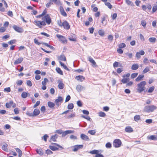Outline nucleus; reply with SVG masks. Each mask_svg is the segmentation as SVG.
I'll return each mask as SVG.
<instances>
[{"label": "nucleus", "mask_w": 157, "mask_h": 157, "mask_svg": "<svg viewBox=\"0 0 157 157\" xmlns=\"http://www.w3.org/2000/svg\"><path fill=\"white\" fill-rule=\"evenodd\" d=\"M59 63L65 69L68 71H69V69L67 67L66 65H64V63H63L60 61H59Z\"/></svg>", "instance_id": "31"}, {"label": "nucleus", "mask_w": 157, "mask_h": 157, "mask_svg": "<svg viewBox=\"0 0 157 157\" xmlns=\"http://www.w3.org/2000/svg\"><path fill=\"white\" fill-rule=\"evenodd\" d=\"M48 105L49 107L51 108L53 107L55 105L54 103L51 101H48Z\"/></svg>", "instance_id": "32"}, {"label": "nucleus", "mask_w": 157, "mask_h": 157, "mask_svg": "<svg viewBox=\"0 0 157 157\" xmlns=\"http://www.w3.org/2000/svg\"><path fill=\"white\" fill-rule=\"evenodd\" d=\"M16 42V40H13L9 41L8 43L9 44L12 45L15 43Z\"/></svg>", "instance_id": "49"}, {"label": "nucleus", "mask_w": 157, "mask_h": 157, "mask_svg": "<svg viewBox=\"0 0 157 157\" xmlns=\"http://www.w3.org/2000/svg\"><path fill=\"white\" fill-rule=\"evenodd\" d=\"M13 28L15 31L18 33H21L24 31V30L22 28L19 27L15 25H13Z\"/></svg>", "instance_id": "9"}, {"label": "nucleus", "mask_w": 157, "mask_h": 157, "mask_svg": "<svg viewBox=\"0 0 157 157\" xmlns=\"http://www.w3.org/2000/svg\"><path fill=\"white\" fill-rule=\"evenodd\" d=\"M156 40V38L154 37H150L149 39V41L152 43L155 42Z\"/></svg>", "instance_id": "36"}, {"label": "nucleus", "mask_w": 157, "mask_h": 157, "mask_svg": "<svg viewBox=\"0 0 157 157\" xmlns=\"http://www.w3.org/2000/svg\"><path fill=\"white\" fill-rule=\"evenodd\" d=\"M2 45L3 48H7L8 47V45L7 44L5 43H2Z\"/></svg>", "instance_id": "64"}, {"label": "nucleus", "mask_w": 157, "mask_h": 157, "mask_svg": "<svg viewBox=\"0 0 157 157\" xmlns=\"http://www.w3.org/2000/svg\"><path fill=\"white\" fill-rule=\"evenodd\" d=\"M59 59L62 61H66V58L64 55H61L59 57Z\"/></svg>", "instance_id": "34"}, {"label": "nucleus", "mask_w": 157, "mask_h": 157, "mask_svg": "<svg viewBox=\"0 0 157 157\" xmlns=\"http://www.w3.org/2000/svg\"><path fill=\"white\" fill-rule=\"evenodd\" d=\"M48 137V136L47 134H45L43 137H42L41 138L42 139H43L45 142H46L47 139Z\"/></svg>", "instance_id": "41"}, {"label": "nucleus", "mask_w": 157, "mask_h": 157, "mask_svg": "<svg viewBox=\"0 0 157 157\" xmlns=\"http://www.w3.org/2000/svg\"><path fill=\"white\" fill-rule=\"evenodd\" d=\"M99 115L100 117H104L106 116V114L105 113L101 112L99 113Z\"/></svg>", "instance_id": "47"}, {"label": "nucleus", "mask_w": 157, "mask_h": 157, "mask_svg": "<svg viewBox=\"0 0 157 157\" xmlns=\"http://www.w3.org/2000/svg\"><path fill=\"white\" fill-rule=\"evenodd\" d=\"M125 2L128 5L132 6L133 5V3L129 0H125Z\"/></svg>", "instance_id": "45"}, {"label": "nucleus", "mask_w": 157, "mask_h": 157, "mask_svg": "<svg viewBox=\"0 0 157 157\" xmlns=\"http://www.w3.org/2000/svg\"><path fill=\"white\" fill-rule=\"evenodd\" d=\"M125 46L126 45L124 43H121L120 44L118 45L119 47L120 48H123L125 47Z\"/></svg>", "instance_id": "46"}, {"label": "nucleus", "mask_w": 157, "mask_h": 157, "mask_svg": "<svg viewBox=\"0 0 157 157\" xmlns=\"http://www.w3.org/2000/svg\"><path fill=\"white\" fill-rule=\"evenodd\" d=\"M21 97L23 98H26L28 96V93L26 92H24L21 94Z\"/></svg>", "instance_id": "39"}, {"label": "nucleus", "mask_w": 157, "mask_h": 157, "mask_svg": "<svg viewBox=\"0 0 157 157\" xmlns=\"http://www.w3.org/2000/svg\"><path fill=\"white\" fill-rule=\"evenodd\" d=\"M26 84L27 85L29 86H32V82L30 80H27L26 82Z\"/></svg>", "instance_id": "62"}, {"label": "nucleus", "mask_w": 157, "mask_h": 157, "mask_svg": "<svg viewBox=\"0 0 157 157\" xmlns=\"http://www.w3.org/2000/svg\"><path fill=\"white\" fill-rule=\"evenodd\" d=\"M85 90V88L81 85H78L76 86V90L78 92H81L83 90Z\"/></svg>", "instance_id": "15"}, {"label": "nucleus", "mask_w": 157, "mask_h": 157, "mask_svg": "<svg viewBox=\"0 0 157 157\" xmlns=\"http://www.w3.org/2000/svg\"><path fill=\"white\" fill-rule=\"evenodd\" d=\"M80 137L83 140L88 141L89 140V138L88 137L83 134H82L81 135Z\"/></svg>", "instance_id": "17"}, {"label": "nucleus", "mask_w": 157, "mask_h": 157, "mask_svg": "<svg viewBox=\"0 0 157 157\" xmlns=\"http://www.w3.org/2000/svg\"><path fill=\"white\" fill-rule=\"evenodd\" d=\"M62 26L64 28L67 30H68L70 29V25L68 22L66 21H64L63 23Z\"/></svg>", "instance_id": "11"}, {"label": "nucleus", "mask_w": 157, "mask_h": 157, "mask_svg": "<svg viewBox=\"0 0 157 157\" xmlns=\"http://www.w3.org/2000/svg\"><path fill=\"white\" fill-rule=\"evenodd\" d=\"M144 75H140L139 76L136 78L135 80L136 82H139L142 79L144 78Z\"/></svg>", "instance_id": "29"}, {"label": "nucleus", "mask_w": 157, "mask_h": 157, "mask_svg": "<svg viewBox=\"0 0 157 157\" xmlns=\"http://www.w3.org/2000/svg\"><path fill=\"white\" fill-rule=\"evenodd\" d=\"M58 83L59 84L58 87L60 89H63L64 86V84L60 80L58 81Z\"/></svg>", "instance_id": "14"}, {"label": "nucleus", "mask_w": 157, "mask_h": 157, "mask_svg": "<svg viewBox=\"0 0 157 157\" xmlns=\"http://www.w3.org/2000/svg\"><path fill=\"white\" fill-rule=\"evenodd\" d=\"M45 153L48 155H50L52 154L53 152L49 149H47Z\"/></svg>", "instance_id": "56"}, {"label": "nucleus", "mask_w": 157, "mask_h": 157, "mask_svg": "<svg viewBox=\"0 0 157 157\" xmlns=\"http://www.w3.org/2000/svg\"><path fill=\"white\" fill-rule=\"evenodd\" d=\"M40 113V111L39 109H34L33 113H30L28 111L26 113V114L30 116L34 117L38 115Z\"/></svg>", "instance_id": "5"}, {"label": "nucleus", "mask_w": 157, "mask_h": 157, "mask_svg": "<svg viewBox=\"0 0 157 157\" xmlns=\"http://www.w3.org/2000/svg\"><path fill=\"white\" fill-rule=\"evenodd\" d=\"M83 147L82 145H76L73 146L74 148L72 149V151H76L78 150L82 149Z\"/></svg>", "instance_id": "12"}, {"label": "nucleus", "mask_w": 157, "mask_h": 157, "mask_svg": "<svg viewBox=\"0 0 157 157\" xmlns=\"http://www.w3.org/2000/svg\"><path fill=\"white\" fill-rule=\"evenodd\" d=\"M155 89V87L152 86L150 87L148 90V92L149 93H151Z\"/></svg>", "instance_id": "42"}, {"label": "nucleus", "mask_w": 157, "mask_h": 157, "mask_svg": "<svg viewBox=\"0 0 157 157\" xmlns=\"http://www.w3.org/2000/svg\"><path fill=\"white\" fill-rule=\"evenodd\" d=\"M23 58L22 57L19 58L17 59L14 62V64H17L21 63L23 60Z\"/></svg>", "instance_id": "19"}, {"label": "nucleus", "mask_w": 157, "mask_h": 157, "mask_svg": "<svg viewBox=\"0 0 157 157\" xmlns=\"http://www.w3.org/2000/svg\"><path fill=\"white\" fill-rule=\"evenodd\" d=\"M146 83V82L144 81L137 84L136 90L138 93H140L145 90L146 88L145 86Z\"/></svg>", "instance_id": "1"}, {"label": "nucleus", "mask_w": 157, "mask_h": 157, "mask_svg": "<svg viewBox=\"0 0 157 157\" xmlns=\"http://www.w3.org/2000/svg\"><path fill=\"white\" fill-rule=\"evenodd\" d=\"M63 98L62 97L59 96L58 97V98L56 99L55 101V103H56V105L59 106L61 103L63 102Z\"/></svg>", "instance_id": "8"}, {"label": "nucleus", "mask_w": 157, "mask_h": 157, "mask_svg": "<svg viewBox=\"0 0 157 157\" xmlns=\"http://www.w3.org/2000/svg\"><path fill=\"white\" fill-rule=\"evenodd\" d=\"M36 151L37 154L40 155H43L44 154L43 151L41 148L37 149L36 150Z\"/></svg>", "instance_id": "23"}, {"label": "nucleus", "mask_w": 157, "mask_h": 157, "mask_svg": "<svg viewBox=\"0 0 157 157\" xmlns=\"http://www.w3.org/2000/svg\"><path fill=\"white\" fill-rule=\"evenodd\" d=\"M75 79L78 81L82 82L85 79V77L82 75H79L76 76Z\"/></svg>", "instance_id": "16"}, {"label": "nucleus", "mask_w": 157, "mask_h": 157, "mask_svg": "<svg viewBox=\"0 0 157 157\" xmlns=\"http://www.w3.org/2000/svg\"><path fill=\"white\" fill-rule=\"evenodd\" d=\"M40 104V101H37L36 103L34 105L33 108H35L38 106Z\"/></svg>", "instance_id": "59"}, {"label": "nucleus", "mask_w": 157, "mask_h": 157, "mask_svg": "<svg viewBox=\"0 0 157 157\" xmlns=\"http://www.w3.org/2000/svg\"><path fill=\"white\" fill-rule=\"evenodd\" d=\"M148 140H157V136L155 135H151L147 137Z\"/></svg>", "instance_id": "20"}, {"label": "nucleus", "mask_w": 157, "mask_h": 157, "mask_svg": "<svg viewBox=\"0 0 157 157\" xmlns=\"http://www.w3.org/2000/svg\"><path fill=\"white\" fill-rule=\"evenodd\" d=\"M157 10V5H155L152 8V12H154Z\"/></svg>", "instance_id": "54"}, {"label": "nucleus", "mask_w": 157, "mask_h": 157, "mask_svg": "<svg viewBox=\"0 0 157 157\" xmlns=\"http://www.w3.org/2000/svg\"><path fill=\"white\" fill-rule=\"evenodd\" d=\"M13 104V101H11L9 102H7L6 104V106L7 108H11V105Z\"/></svg>", "instance_id": "21"}, {"label": "nucleus", "mask_w": 157, "mask_h": 157, "mask_svg": "<svg viewBox=\"0 0 157 157\" xmlns=\"http://www.w3.org/2000/svg\"><path fill=\"white\" fill-rule=\"evenodd\" d=\"M5 92H10L11 91L10 88V87L6 88L4 89Z\"/></svg>", "instance_id": "55"}, {"label": "nucleus", "mask_w": 157, "mask_h": 157, "mask_svg": "<svg viewBox=\"0 0 157 157\" xmlns=\"http://www.w3.org/2000/svg\"><path fill=\"white\" fill-rule=\"evenodd\" d=\"M19 109L17 108H16L14 109V111L15 114H19Z\"/></svg>", "instance_id": "53"}, {"label": "nucleus", "mask_w": 157, "mask_h": 157, "mask_svg": "<svg viewBox=\"0 0 157 157\" xmlns=\"http://www.w3.org/2000/svg\"><path fill=\"white\" fill-rule=\"evenodd\" d=\"M105 4L110 9H111L113 7L112 6L109 2H105Z\"/></svg>", "instance_id": "40"}, {"label": "nucleus", "mask_w": 157, "mask_h": 157, "mask_svg": "<svg viewBox=\"0 0 157 157\" xmlns=\"http://www.w3.org/2000/svg\"><path fill=\"white\" fill-rule=\"evenodd\" d=\"M126 132H131L133 131V129L130 127H127L125 128Z\"/></svg>", "instance_id": "25"}, {"label": "nucleus", "mask_w": 157, "mask_h": 157, "mask_svg": "<svg viewBox=\"0 0 157 157\" xmlns=\"http://www.w3.org/2000/svg\"><path fill=\"white\" fill-rule=\"evenodd\" d=\"M88 58V60L92 63L93 65L95 66L96 64V63L93 58L91 56H89Z\"/></svg>", "instance_id": "22"}, {"label": "nucleus", "mask_w": 157, "mask_h": 157, "mask_svg": "<svg viewBox=\"0 0 157 157\" xmlns=\"http://www.w3.org/2000/svg\"><path fill=\"white\" fill-rule=\"evenodd\" d=\"M145 122L148 124H151L152 122V120L151 119H147L146 120Z\"/></svg>", "instance_id": "61"}, {"label": "nucleus", "mask_w": 157, "mask_h": 157, "mask_svg": "<svg viewBox=\"0 0 157 157\" xmlns=\"http://www.w3.org/2000/svg\"><path fill=\"white\" fill-rule=\"evenodd\" d=\"M15 150L18 153L19 155L18 156L19 157H21L22 156V152L18 148H16Z\"/></svg>", "instance_id": "30"}, {"label": "nucleus", "mask_w": 157, "mask_h": 157, "mask_svg": "<svg viewBox=\"0 0 157 157\" xmlns=\"http://www.w3.org/2000/svg\"><path fill=\"white\" fill-rule=\"evenodd\" d=\"M58 137V135L56 134H55V135L52 136L50 140L53 141H56V139Z\"/></svg>", "instance_id": "28"}, {"label": "nucleus", "mask_w": 157, "mask_h": 157, "mask_svg": "<svg viewBox=\"0 0 157 157\" xmlns=\"http://www.w3.org/2000/svg\"><path fill=\"white\" fill-rule=\"evenodd\" d=\"M101 150H94L90 151V153L92 154H95V157H104V156L100 154Z\"/></svg>", "instance_id": "3"}, {"label": "nucleus", "mask_w": 157, "mask_h": 157, "mask_svg": "<svg viewBox=\"0 0 157 157\" xmlns=\"http://www.w3.org/2000/svg\"><path fill=\"white\" fill-rule=\"evenodd\" d=\"M48 82V79L46 78H45L44 79V81L42 82V84L44 86H45L46 84V82Z\"/></svg>", "instance_id": "38"}, {"label": "nucleus", "mask_w": 157, "mask_h": 157, "mask_svg": "<svg viewBox=\"0 0 157 157\" xmlns=\"http://www.w3.org/2000/svg\"><path fill=\"white\" fill-rule=\"evenodd\" d=\"M139 68V65L137 64H134L131 67V69L132 70H136Z\"/></svg>", "instance_id": "24"}, {"label": "nucleus", "mask_w": 157, "mask_h": 157, "mask_svg": "<svg viewBox=\"0 0 157 157\" xmlns=\"http://www.w3.org/2000/svg\"><path fill=\"white\" fill-rule=\"evenodd\" d=\"M121 141L118 139L115 140L113 142V145L115 147H118L121 146Z\"/></svg>", "instance_id": "6"}, {"label": "nucleus", "mask_w": 157, "mask_h": 157, "mask_svg": "<svg viewBox=\"0 0 157 157\" xmlns=\"http://www.w3.org/2000/svg\"><path fill=\"white\" fill-rule=\"evenodd\" d=\"M60 10L61 14L64 17L67 16V14L65 12L64 10L63 7L61 6L60 7Z\"/></svg>", "instance_id": "18"}, {"label": "nucleus", "mask_w": 157, "mask_h": 157, "mask_svg": "<svg viewBox=\"0 0 157 157\" xmlns=\"http://www.w3.org/2000/svg\"><path fill=\"white\" fill-rule=\"evenodd\" d=\"M113 66L114 67H117L118 66L121 67L122 64L120 63L115 62L113 64Z\"/></svg>", "instance_id": "26"}, {"label": "nucleus", "mask_w": 157, "mask_h": 157, "mask_svg": "<svg viewBox=\"0 0 157 157\" xmlns=\"http://www.w3.org/2000/svg\"><path fill=\"white\" fill-rule=\"evenodd\" d=\"M150 71V68L149 67H146L145 68L144 70L143 71V72L144 73H146L147 72L149 71Z\"/></svg>", "instance_id": "44"}, {"label": "nucleus", "mask_w": 157, "mask_h": 157, "mask_svg": "<svg viewBox=\"0 0 157 157\" xmlns=\"http://www.w3.org/2000/svg\"><path fill=\"white\" fill-rule=\"evenodd\" d=\"M75 116V114L74 113H72L67 116V118H70L74 117Z\"/></svg>", "instance_id": "58"}, {"label": "nucleus", "mask_w": 157, "mask_h": 157, "mask_svg": "<svg viewBox=\"0 0 157 157\" xmlns=\"http://www.w3.org/2000/svg\"><path fill=\"white\" fill-rule=\"evenodd\" d=\"M51 144L52 145V146L50 145L49 146V147L50 149L53 151H55L59 149V148L54 146V145L57 146L58 147H59L61 149H63V147L61 146H60L58 144L55 143H52Z\"/></svg>", "instance_id": "4"}, {"label": "nucleus", "mask_w": 157, "mask_h": 157, "mask_svg": "<svg viewBox=\"0 0 157 157\" xmlns=\"http://www.w3.org/2000/svg\"><path fill=\"white\" fill-rule=\"evenodd\" d=\"M56 36L63 43H65L66 42V40L64 36L59 34L56 35Z\"/></svg>", "instance_id": "10"}, {"label": "nucleus", "mask_w": 157, "mask_h": 157, "mask_svg": "<svg viewBox=\"0 0 157 157\" xmlns=\"http://www.w3.org/2000/svg\"><path fill=\"white\" fill-rule=\"evenodd\" d=\"M23 82L21 80L17 81V84L18 85H21L22 84Z\"/></svg>", "instance_id": "63"}, {"label": "nucleus", "mask_w": 157, "mask_h": 157, "mask_svg": "<svg viewBox=\"0 0 157 157\" xmlns=\"http://www.w3.org/2000/svg\"><path fill=\"white\" fill-rule=\"evenodd\" d=\"M141 24L144 27H145L146 25V22L144 21H141Z\"/></svg>", "instance_id": "60"}, {"label": "nucleus", "mask_w": 157, "mask_h": 157, "mask_svg": "<svg viewBox=\"0 0 157 157\" xmlns=\"http://www.w3.org/2000/svg\"><path fill=\"white\" fill-rule=\"evenodd\" d=\"M105 146L107 148H110L112 147L111 144L109 142L107 143L106 144Z\"/></svg>", "instance_id": "57"}, {"label": "nucleus", "mask_w": 157, "mask_h": 157, "mask_svg": "<svg viewBox=\"0 0 157 157\" xmlns=\"http://www.w3.org/2000/svg\"><path fill=\"white\" fill-rule=\"evenodd\" d=\"M99 34L101 36H103L104 35V31L101 29L99 30L98 31Z\"/></svg>", "instance_id": "50"}, {"label": "nucleus", "mask_w": 157, "mask_h": 157, "mask_svg": "<svg viewBox=\"0 0 157 157\" xmlns=\"http://www.w3.org/2000/svg\"><path fill=\"white\" fill-rule=\"evenodd\" d=\"M140 119V116L139 115H136L134 116V120L135 121H137Z\"/></svg>", "instance_id": "51"}, {"label": "nucleus", "mask_w": 157, "mask_h": 157, "mask_svg": "<svg viewBox=\"0 0 157 157\" xmlns=\"http://www.w3.org/2000/svg\"><path fill=\"white\" fill-rule=\"evenodd\" d=\"M88 133L91 135H93L95 134L96 131L95 130H90L88 131Z\"/></svg>", "instance_id": "43"}, {"label": "nucleus", "mask_w": 157, "mask_h": 157, "mask_svg": "<svg viewBox=\"0 0 157 157\" xmlns=\"http://www.w3.org/2000/svg\"><path fill=\"white\" fill-rule=\"evenodd\" d=\"M138 74V73H132L131 75V77L132 78H134L137 77Z\"/></svg>", "instance_id": "52"}, {"label": "nucleus", "mask_w": 157, "mask_h": 157, "mask_svg": "<svg viewBox=\"0 0 157 157\" xmlns=\"http://www.w3.org/2000/svg\"><path fill=\"white\" fill-rule=\"evenodd\" d=\"M157 107L154 105H146L144 109V111L145 112L149 113L153 112L156 109Z\"/></svg>", "instance_id": "2"}, {"label": "nucleus", "mask_w": 157, "mask_h": 157, "mask_svg": "<svg viewBox=\"0 0 157 157\" xmlns=\"http://www.w3.org/2000/svg\"><path fill=\"white\" fill-rule=\"evenodd\" d=\"M35 25L38 26L40 28H41L42 26L40 25V21H34Z\"/></svg>", "instance_id": "35"}, {"label": "nucleus", "mask_w": 157, "mask_h": 157, "mask_svg": "<svg viewBox=\"0 0 157 157\" xmlns=\"http://www.w3.org/2000/svg\"><path fill=\"white\" fill-rule=\"evenodd\" d=\"M74 131H72L71 130H68L63 132L62 133V137H64L68 134L73 133H74Z\"/></svg>", "instance_id": "13"}, {"label": "nucleus", "mask_w": 157, "mask_h": 157, "mask_svg": "<svg viewBox=\"0 0 157 157\" xmlns=\"http://www.w3.org/2000/svg\"><path fill=\"white\" fill-rule=\"evenodd\" d=\"M74 107L73 104L72 103H70L68 105L67 108L69 109H72Z\"/></svg>", "instance_id": "48"}, {"label": "nucleus", "mask_w": 157, "mask_h": 157, "mask_svg": "<svg viewBox=\"0 0 157 157\" xmlns=\"http://www.w3.org/2000/svg\"><path fill=\"white\" fill-rule=\"evenodd\" d=\"M56 70L57 72L59 74L61 75H63V71L61 70L60 68L59 67H56Z\"/></svg>", "instance_id": "33"}, {"label": "nucleus", "mask_w": 157, "mask_h": 157, "mask_svg": "<svg viewBox=\"0 0 157 157\" xmlns=\"http://www.w3.org/2000/svg\"><path fill=\"white\" fill-rule=\"evenodd\" d=\"M129 78H124L121 80V82L123 83H126L129 81Z\"/></svg>", "instance_id": "37"}, {"label": "nucleus", "mask_w": 157, "mask_h": 157, "mask_svg": "<svg viewBox=\"0 0 157 157\" xmlns=\"http://www.w3.org/2000/svg\"><path fill=\"white\" fill-rule=\"evenodd\" d=\"M42 19L43 21H45L46 23L48 25L50 24L51 22L50 17L48 14H47L43 17Z\"/></svg>", "instance_id": "7"}, {"label": "nucleus", "mask_w": 157, "mask_h": 157, "mask_svg": "<svg viewBox=\"0 0 157 157\" xmlns=\"http://www.w3.org/2000/svg\"><path fill=\"white\" fill-rule=\"evenodd\" d=\"M7 147L8 144L5 143L4 144H3L2 147V149L4 151H8Z\"/></svg>", "instance_id": "27"}]
</instances>
